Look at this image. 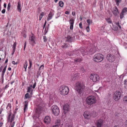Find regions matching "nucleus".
<instances>
[{
    "instance_id": "nucleus-45",
    "label": "nucleus",
    "mask_w": 127,
    "mask_h": 127,
    "mask_svg": "<svg viewBox=\"0 0 127 127\" xmlns=\"http://www.w3.org/2000/svg\"><path fill=\"white\" fill-rule=\"evenodd\" d=\"M11 116L12 115L11 114H9L7 118V120H9L10 119V118H11Z\"/></svg>"
},
{
    "instance_id": "nucleus-28",
    "label": "nucleus",
    "mask_w": 127,
    "mask_h": 127,
    "mask_svg": "<svg viewBox=\"0 0 127 127\" xmlns=\"http://www.w3.org/2000/svg\"><path fill=\"white\" fill-rule=\"evenodd\" d=\"M105 19L108 23L110 24L111 23L112 21L110 18H106Z\"/></svg>"
},
{
    "instance_id": "nucleus-56",
    "label": "nucleus",
    "mask_w": 127,
    "mask_h": 127,
    "mask_svg": "<svg viewBox=\"0 0 127 127\" xmlns=\"http://www.w3.org/2000/svg\"><path fill=\"white\" fill-rule=\"evenodd\" d=\"M35 86H36V83H34V85H33L32 86L33 88V89H34L35 87Z\"/></svg>"
},
{
    "instance_id": "nucleus-55",
    "label": "nucleus",
    "mask_w": 127,
    "mask_h": 127,
    "mask_svg": "<svg viewBox=\"0 0 127 127\" xmlns=\"http://www.w3.org/2000/svg\"><path fill=\"white\" fill-rule=\"evenodd\" d=\"M67 47L66 45H62V47L63 48H66Z\"/></svg>"
},
{
    "instance_id": "nucleus-4",
    "label": "nucleus",
    "mask_w": 127,
    "mask_h": 127,
    "mask_svg": "<svg viewBox=\"0 0 127 127\" xmlns=\"http://www.w3.org/2000/svg\"><path fill=\"white\" fill-rule=\"evenodd\" d=\"M96 101L95 96L93 95L89 96L87 98L86 100L87 103L90 105L95 103Z\"/></svg>"
},
{
    "instance_id": "nucleus-50",
    "label": "nucleus",
    "mask_w": 127,
    "mask_h": 127,
    "mask_svg": "<svg viewBox=\"0 0 127 127\" xmlns=\"http://www.w3.org/2000/svg\"><path fill=\"white\" fill-rule=\"evenodd\" d=\"M5 12V9H3L1 11V12L2 13H4Z\"/></svg>"
},
{
    "instance_id": "nucleus-30",
    "label": "nucleus",
    "mask_w": 127,
    "mask_h": 127,
    "mask_svg": "<svg viewBox=\"0 0 127 127\" xmlns=\"http://www.w3.org/2000/svg\"><path fill=\"white\" fill-rule=\"evenodd\" d=\"M125 87L126 89L127 90V79L125 80L124 81Z\"/></svg>"
},
{
    "instance_id": "nucleus-1",
    "label": "nucleus",
    "mask_w": 127,
    "mask_h": 127,
    "mask_svg": "<svg viewBox=\"0 0 127 127\" xmlns=\"http://www.w3.org/2000/svg\"><path fill=\"white\" fill-rule=\"evenodd\" d=\"M86 51H84L82 49H81L80 50H75L70 53H68L67 54L68 55L70 56L71 58H75L74 59V60L75 63H76L80 62L82 60L81 58H79V57H77L80 56L81 53L82 54L86 55Z\"/></svg>"
},
{
    "instance_id": "nucleus-27",
    "label": "nucleus",
    "mask_w": 127,
    "mask_h": 127,
    "mask_svg": "<svg viewBox=\"0 0 127 127\" xmlns=\"http://www.w3.org/2000/svg\"><path fill=\"white\" fill-rule=\"evenodd\" d=\"M64 3V2L63 1H59V6L62 7L63 6Z\"/></svg>"
},
{
    "instance_id": "nucleus-46",
    "label": "nucleus",
    "mask_w": 127,
    "mask_h": 127,
    "mask_svg": "<svg viewBox=\"0 0 127 127\" xmlns=\"http://www.w3.org/2000/svg\"><path fill=\"white\" fill-rule=\"evenodd\" d=\"M79 26L80 28L82 29V24L81 22L79 24Z\"/></svg>"
},
{
    "instance_id": "nucleus-17",
    "label": "nucleus",
    "mask_w": 127,
    "mask_h": 127,
    "mask_svg": "<svg viewBox=\"0 0 127 127\" xmlns=\"http://www.w3.org/2000/svg\"><path fill=\"white\" fill-rule=\"evenodd\" d=\"M74 22V20L73 18H71L69 20V22L70 25V28L71 30H72L73 29V25Z\"/></svg>"
},
{
    "instance_id": "nucleus-23",
    "label": "nucleus",
    "mask_w": 127,
    "mask_h": 127,
    "mask_svg": "<svg viewBox=\"0 0 127 127\" xmlns=\"http://www.w3.org/2000/svg\"><path fill=\"white\" fill-rule=\"evenodd\" d=\"M72 38L70 36H68L66 38V40L67 41L71 42L72 41Z\"/></svg>"
},
{
    "instance_id": "nucleus-18",
    "label": "nucleus",
    "mask_w": 127,
    "mask_h": 127,
    "mask_svg": "<svg viewBox=\"0 0 127 127\" xmlns=\"http://www.w3.org/2000/svg\"><path fill=\"white\" fill-rule=\"evenodd\" d=\"M28 101L26 100L24 101V111L25 113V111L28 109Z\"/></svg>"
},
{
    "instance_id": "nucleus-61",
    "label": "nucleus",
    "mask_w": 127,
    "mask_h": 127,
    "mask_svg": "<svg viewBox=\"0 0 127 127\" xmlns=\"http://www.w3.org/2000/svg\"><path fill=\"white\" fill-rule=\"evenodd\" d=\"M29 65H30V66H31L32 65V62L30 60H29Z\"/></svg>"
},
{
    "instance_id": "nucleus-53",
    "label": "nucleus",
    "mask_w": 127,
    "mask_h": 127,
    "mask_svg": "<svg viewBox=\"0 0 127 127\" xmlns=\"http://www.w3.org/2000/svg\"><path fill=\"white\" fill-rule=\"evenodd\" d=\"M3 110V109L2 108H1L0 109V114L2 112Z\"/></svg>"
},
{
    "instance_id": "nucleus-41",
    "label": "nucleus",
    "mask_w": 127,
    "mask_h": 127,
    "mask_svg": "<svg viewBox=\"0 0 127 127\" xmlns=\"http://www.w3.org/2000/svg\"><path fill=\"white\" fill-rule=\"evenodd\" d=\"M6 66H5L4 67V68L3 69V70L2 72V73H3V74H4V73L5 72V71H6Z\"/></svg>"
},
{
    "instance_id": "nucleus-49",
    "label": "nucleus",
    "mask_w": 127,
    "mask_h": 127,
    "mask_svg": "<svg viewBox=\"0 0 127 127\" xmlns=\"http://www.w3.org/2000/svg\"><path fill=\"white\" fill-rule=\"evenodd\" d=\"M44 68V65L42 64L40 66V69H43Z\"/></svg>"
},
{
    "instance_id": "nucleus-38",
    "label": "nucleus",
    "mask_w": 127,
    "mask_h": 127,
    "mask_svg": "<svg viewBox=\"0 0 127 127\" xmlns=\"http://www.w3.org/2000/svg\"><path fill=\"white\" fill-rule=\"evenodd\" d=\"M115 24H116L117 26H118L119 28L120 29H121V26L119 24V22H116L115 23Z\"/></svg>"
},
{
    "instance_id": "nucleus-33",
    "label": "nucleus",
    "mask_w": 127,
    "mask_h": 127,
    "mask_svg": "<svg viewBox=\"0 0 127 127\" xmlns=\"http://www.w3.org/2000/svg\"><path fill=\"white\" fill-rule=\"evenodd\" d=\"M71 81H74L76 79V76L74 75V76H72L71 77Z\"/></svg>"
},
{
    "instance_id": "nucleus-22",
    "label": "nucleus",
    "mask_w": 127,
    "mask_h": 127,
    "mask_svg": "<svg viewBox=\"0 0 127 127\" xmlns=\"http://www.w3.org/2000/svg\"><path fill=\"white\" fill-rule=\"evenodd\" d=\"M41 104L42 105V106H40V111L41 110H42L43 111L45 109V105L44 103V102L43 101L41 102Z\"/></svg>"
},
{
    "instance_id": "nucleus-9",
    "label": "nucleus",
    "mask_w": 127,
    "mask_h": 127,
    "mask_svg": "<svg viewBox=\"0 0 127 127\" xmlns=\"http://www.w3.org/2000/svg\"><path fill=\"white\" fill-rule=\"evenodd\" d=\"M121 96V92L119 91H116L113 95V98L116 101L118 100Z\"/></svg>"
},
{
    "instance_id": "nucleus-15",
    "label": "nucleus",
    "mask_w": 127,
    "mask_h": 127,
    "mask_svg": "<svg viewBox=\"0 0 127 127\" xmlns=\"http://www.w3.org/2000/svg\"><path fill=\"white\" fill-rule=\"evenodd\" d=\"M112 12L115 16H117L119 13V12L118 11V9L116 6H115V8H113V10L112 11Z\"/></svg>"
},
{
    "instance_id": "nucleus-60",
    "label": "nucleus",
    "mask_w": 127,
    "mask_h": 127,
    "mask_svg": "<svg viewBox=\"0 0 127 127\" xmlns=\"http://www.w3.org/2000/svg\"><path fill=\"white\" fill-rule=\"evenodd\" d=\"M44 15V13L43 12H42L40 14V16H43Z\"/></svg>"
},
{
    "instance_id": "nucleus-7",
    "label": "nucleus",
    "mask_w": 127,
    "mask_h": 127,
    "mask_svg": "<svg viewBox=\"0 0 127 127\" xmlns=\"http://www.w3.org/2000/svg\"><path fill=\"white\" fill-rule=\"evenodd\" d=\"M93 113L94 114H95V115H91V113H89V112L85 111L84 112L83 114V115L84 116L85 118L86 119H89L91 118L92 116L93 117H94L97 116V113L96 112H94Z\"/></svg>"
},
{
    "instance_id": "nucleus-63",
    "label": "nucleus",
    "mask_w": 127,
    "mask_h": 127,
    "mask_svg": "<svg viewBox=\"0 0 127 127\" xmlns=\"http://www.w3.org/2000/svg\"><path fill=\"white\" fill-rule=\"evenodd\" d=\"M3 6H4V7L6 8V4L5 3H4Z\"/></svg>"
},
{
    "instance_id": "nucleus-58",
    "label": "nucleus",
    "mask_w": 127,
    "mask_h": 127,
    "mask_svg": "<svg viewBox=\"0 0 127 127\" xmlns=\"http://www.w3.org/2000/svg\"><path fill=\"white\" fill-rule=\"evenodd\" d=\"M3 124V123L2 122H0V127H1Z\"/></svg>"
},
{
    "instance_id": "nucleus-47",
    "label": "nucleus",
    "mask_w": 127,
    "mask_h": 127,
    "mask_svg": "<svg viewBox=\"0 0 127 127\" xmlns=\"http://www.w3.org/2000/svg\"><path fill=\"white\" fill-rule=\"evenodd\" d=\"M15 49H13L12 51V53L11 54L12 55H13V54H14V52H15Z\"/></svg>"
},
{
    "instance_id": "nucleus-16",
    "label": "nucleus",
    "mask_w": 127,
    "mask_h": 127,
    "mask_svg": "<svg viewBox=\"0 0 127 127\" xmlns=\"http://www.w3.org/2000/svg\"><path fill=\"white\" fill-rule=\"evenodd\" d=\"M51 121V119L50 117L48 116H46L44 120V123L46 124H47L50 123Z\"/></svg>"
},
{
    "instance_id": "nucleus-40",
    "label": "nucleus",
    "mask_w": 127,
    "mask_h": 127,
    "mask_svg": "<svg viewBox=\"0 0 127 127\" xmlns=\"http://www.w3.org/2000/svg\"><path fill=\"white\" fill-rule=\"evenodd\" d=\"M16 42H15L14 43L13 45L12 48L13 49H16Z\"/></svg>"
},
{
    "instance_id": "nucleus-34",
    "label": "nucleus",
    "mask_w": 127,
    "mask_h": 127,
    "mask_svg": "<svg viewBox=\"0 0 127 127\" xmlns=\"http://www.w3.org/2000/svg\"><path fill=\"white\" fill-rule=\"evenodd\" d=\"M87 22L88 23V26H89L90 24L92 23V21L90 20V19L87 20Z\"/></svg>"
},
{
    "instance_id": "nucleus-14",
    "label": "nucleus",
    "mask_w": 127,
    "mask_h": 127,
    "mask_svg": "<svg viewBox=\"0 0 127 127\" xmlns=\"http://www.w3.org/2000/svg\"><path fill=\"white\" fill-rule=\"evenodd\" d=\"M114 57L111 54H108L107 55V59L110 62H112L114 60Z\"/></svg>"
},
{
    "instance_id": "nucleus-8",
    "label": "nucleus",
    "mask_w": 127,
    "mask_h": 127,
    "mask_svg": "<svg viewBox=\"0 0 127 127\" xmlns=\"http://www.w3.org/2000/svg\"><path fill=\"white\" fill-rule=\"evenodd\" d=\"M52 111L53 114L55 115H58L60 111L59 108L56 105H54L51 107Z\"/></svg>"
},
{
    "instance_id": "nucleus-20",
    "label": "nucleus",
    "mask_w": 127,
    "mask_h": 127,
    "mask_svg": "<svg viewBox=\"0 0 127 127\" xmlns=\"http://www.w3.org/2000/svg\"><path fill=\"white\" fill-rule=\"evenodd\" d=\"M15 114H13L12 115L11 118H10V119L9 120H7L8 122L10 121V123H12V122L14 121L15 118Z\"/></svg>"
},
{
    "instance_id": "nucleus-54",
    "label": "nucleus",
    "mask_w": 127,
    "mask_h": 127,
    "mask_svg": "<svg viewBox=\"0 0 127 127\" xmlns=\"http://www.w3.org/2000/svg\"><path fill=\"white\" fill-rule=\"evenodd\" d=\"M12 64H17V62L16 63L15 61H13L12 62Z\"/></svg>"
},
{
    "instance_id": "nucleus-39",
    "label": "nucleus",
    "mask_w": 127,
    "mask_h": 127,
    "mask_svg": "<svg viewBox=\"0 0 127 127\" xmlns=\"http://www.w3.org/2000/svg\"><path fill=\"white\" fill-rule=\"evenodd\" d=\"M124 13L121 12V14L120 16V18L121 19H122L124 17Z\"/></svg>"
},
{
    "instance_id": "nucleus-6",
    "label": "nucleus",
    "mask_w": 127,
    "mask_h": 127,
    "mask_svg": "<svg viewBox=\"0 0 127 127\" xmlns=\"http://www.w3.org/2000/svg\"><path fill=\"white\" fill-rule=\"evenodd\" d=\"M40 106L39 105L37 106L35 110V113L34 115V117L37 123L40 121L39 116H40Z\"/></svg>"
},
{
    "instance_id": "nucleus-25",
    "label": "nucleus",
    "mask_w": 127,
    "mask_h": 127,
    "mask_svg": "<svg viewBox=\"0 0 127 127\" xmlns=\"http://www.w3.org/2000/svg\"><path fill=\"white\" fill-rule=\"evenodd\" d=\"M32 85H31L30 86V87H29L28 88L27 92L29 93H31V94L32 92Z\"/></svg>"
},
{
    "instance_id": "nucleus-48",
    "label": "nucleus",
    "mask_w": 127,
    "mask_h": 127,
    "mask_svg": "<svg viewBox=\"0 0 127 127\" xmlns=\"http://www.w3.org/2000/svg\"><path fill=\"white\" fill-rule=\"evenodd\" d=\"M125 127H127V120L125 122Z\"/></svg>"
},
{
    "instance_id": "nucleus-42",
    "label": "nucleus",
    "mask_w": 127,
    "mask_h": 127,
    "mask_svg": "<svg viewBox=\"0 0 127 127\" xmlns=\"http://www.w3.org/2000/svg\"><path fill=\"white\" fill-rule=\"evenodd\" d=\"M86 30L88 32H89L90 31V29H89V26H88L86 28Z\"/></svg>"
},
{
    "instance_id": "nucleus-2",
    "label": "nucleus",
    "mask_w": 127,
    "mask_h": 127,
    "mask_svg": "<svg viewBox=\"0 0 127 127\" xmlns=\"http://www.w3.org/2000/svg\"><path fill=\"white\" fill-rule=\"evenodd\" d=\"M85 87L83 83L78 82L76 83L75 89L78 93L81 95L83 94Z\"/></svg>"
},
{
    "instance_id": "nucleus-19",
    "label": "nucleus",
    "mask_w": 127,
    "mask_h": 127,
    "mask_svg": "<svg viewBox=\"0 0 127 127\" xmlns=\"http://www.w3.org/2000/svg\"><path fill=\"white\" fill-rule=\"evenodd\" d=\"M54 15V13L51 12H50L49 14L48 17L47 18V20L48 21H49L50 19H51L53 15Z\"/></svg>"
},
{
    "instance_id": "nucleus-62",
    "label": "nucleus",
    "mask_w": 127,
    "mask_h": 127,
    "mask_svg": "<svg viewBox=\"0 0 127 127\" xmlns=\"http://www.w3.org/2000/svg\"><path fill=\"white\" fill-rule=\"evenodd\" d=\"M10 6H11V5H10V2H9L8 4L7 7H10Z\"/></svg>"
},
{
    "instance_id": "nucleus-59",
    "label": "nucleus",
    "mask_w": 127,
    "mask_h": 127,
    "mask_svg": "<svg viewBox=\"0 0 127 127\" xmlns=\"http://www.w3.org/2000/svg\"><path fill=\"white\" fill-rule=\"evenodd\" d=\"M65 127H72V126L71 125H67Z\"/></svg>"
},
{
    "instance_id": "nucleus-57",
    "label": "nucleus",
    "mask_w": 127,
    "mask_h": 127,
    "mask_svg": "<svg viewBox=\"0 0 127 127\" xmlns=\"http://www.w3.org/2000/svg\"><path fill=\"white\" fill-rule=\"evenodd\" d=\"M4 74L1 73V78H4L3 76Z\"/></svg>"
},
{
    "instance_id": "nucleus-12",
    "label": "nucleus",
    "mask_w": 127,
    "mask_h": 127,
    "mask_svg": "<svg viewBox=\"0 0 127 127\" xmlns=\"http://www.w3.org/2000/svg\"><path fill=\"white\" fill-rule=\"evenodd\" d=\"M103 123V120L102 119H100L97 120L96 124L97 127H101Z\"/></svg>"
},
{
    "instance_id": "nucleus-3",
    "label": "nucleus",
    "mask_w": 127,
    "mask_h": 127,
    "mask_svg": "<svg viewBox=\"0 0 127 127\" xmlns=\"http://www.w3.org/2000/svg\"><path fill=\"white\" fill-rule=\"evenodd\" d=\"M60 93L63 95H65L68 93L69 89L68 87L65 86H62L60 87L59 89Z\"/></svg>"
},
{
    "instance_id": "nucleus-13",
    "label": "nucleus",
    "mask_w": 127,
    "mask_h": 127,
    "mask_svg": "<svg viewBox=\"0 0 127 127\" xmlns=\"http://www.w3.org/2000/svg\"><path fill=\"white\" fill-rule=\"evenodd\" d=\"M64 112L65 114L69 110V106L67 104H65L63 108Z\"/></svg>"
},
{
    "instance_id": "nucleus-37",
    "label": "nucleus",
    "mask_w": 127,
    "mask_h": 127,
    "mask_svg": "<svg viewBox=\"0 0 127 127\" xmlns=\"http://www.w3.org/2000/svg\"><path fill=\"white\" fill-rule=\"evenodd\" d=\"M25 98L27 99L30 97V95L29 93H27L25 95Z\"/></svg>"
},
{
    "instance_id": "nucleus-10",
    "label": "nucleus",
    "mask_w": 127,
    "mask_h": 127,
    "mask_svg": "<svg viewBox=\"0 0 127 127\" xmlns=\"http://www.w3.org/2000/svg\"><path fill=\"white\" fill-rule=\"evenodd\" d=\"M90 78L94 82L98 81L99 79V76L96 74H92L90 77Z\"/></svg>"
},
{
    "instance_id": "nucleus-26",
    "label": "nucleus",
    "mask_w": 127,
    "mask_h": 127,
    "mask_svg": "<svg viewBox=\"0 0 127 127\" xmlns=\"http://www.w3.org/2000/svg\"><path fill=\"white\" fill-rule=\"evenodd\" d=\"M28 65V63L27 61H26L25 63L24 64V67L25 68V71H26V69L27 66Z\"/></svg>"
},
{
    "instance_id": "nucleus-35",
    "label": "nucleus",
    "mask_w": 127,
    "mask_h": 127,
    "mask_svg": "<svg viewBox=\"0 0 127 127\" xmlns=\"http://www.w3.org/2000/svg\"><path fill=\"white\" fill-rule=\"evenodd\" d=\"M39 7H38V9L37 10V15H38V16L39 17V19L40 20V15H39Z\"/></svg>"
},
{
    "instance_id": "nucleus-51",
    "label": "nucleus",
    "mask_w": 127,
    "mask_h": 127,
    "mask_svg": "<svg viewBox=\"0 0 127 127\" xmlns=\"http://www.w3.org/2000/svg\"><path fill=\"white\" fill-rule=\"evenodd\" d=\"M18 109V108L17 107H16L15 109V111L14 112V113L15 114L16 113V112L17 110Z\"/></svg>"
},
{
    "instance_id": "nucleus-36",
    "label": "nucleus",
    "mask_w": 127,
    "mask_h": 127,
    "mask_svg": "<svg viewBox=\"0 0 127 127\" xmlns=\"http://www.w3.org/2000/svg\"><path fill=\"white\" fill-rule=\"evenodd\" d=\"M115 1L116 3V4L117 6L119 5V3H120L121 1V0H115Z\"/></svg>"
},
{
    "instance_id": "nucleus-5",
    "label": "nucleus",
    "mask_w": 127,
    "mask_h": 127,
    "mask_svg": "<svg viewBox=\"0 0 127 127\" xmlns=\"http://www.w3.org/2000/svg\"><path fill=\"white\" fill-rule=\"evenodd\" d=\"M103 59V56L102 54H98L93 57V60L96 62H99L102 61Z\"/></svg>"
},
{
    "instance_id": "nucleus-31",
    "label": "nucleus",
    "mask_w": 127,
    "mask_h": 127,
    "mask_svg": "<svg viewBox=\"0 0 127 127\" xmlns=\"http://www.w3.org/2000/svg\"><path fill=\"white\" fill-rule=\"evenodd\" d=\"M123 101L124 102H127V95L124 97Z\"/></svg>"
},
{
    "instance_id": "nucleus-21",
    "label": "nucleus",
    "mask_w": 127,
    "mask_h": 127,
    "mask_svg": "<svg viewBox=\"0 0 127 127\" xmlns=\"http://www.w3.org/2000/svg\"><path fill=\"white\" fill-rule=\"evenodd\" d=\"M17 4L18 5L17 6V9L18 11L20 12H21V4L20 3V2L19 1L18 2Z\"/></svg>"
},
{
    "instance_id": "nucleus-11",
    "label": "nucleus",
    "mask_w": 127,
    "mask_h": 127,
    "mask_svg": "<svg viewBox=\"0 0 127 127\" xmlns=\"http://www.w3.org/2000/svg\"><path fill=\"white\" fill-rule=\"evenodd\" d=\"M29 41L30 43L32 45H34L35 44L34 36L32 34L29 37Z\"/></svg>"
},
{
    "instance_id": "nucleus-29",
    "label": "nucleus",
    "mask_w": 127,
    "mask_h": 127,
    "mask_svg": "<svg viewBox=\"0 0 127 127\" xmlns=\"http://www.w3.org/2000/svg\"><path fill=\"white\" fill-rule=\"evenodd\" d=\"M15 123V122H13L10 123L9 127H13L14 126Z\"/></svg>"
},
{
    "instance_id": "nucleus-32",
    "label": "nucleus",
    "mask_w": 127,
    "mask_h": 127,
    "mask_svg": "<svg viewBox=\"0 0 127 127\" xmlns=\"http://www.w3.org/2000/svg\"><path fill=\"white\" fill-rule=\"evenodd\" d=\"M127 11V8L125 7L123 9L122 11L121 12L124 13H126Z\"/></svg>"
},
{
    "instance_id": "nucleus-24",
    "label": "nucleus",
    "mask_w": 127,
    "mask_h": 127,
    "mask_svg": "<svg viewBox=\"0 0 127 127\" xmlns=\"http://www.w3.org/2000/svg\"><path fill=\"white\" fill-rule=\"evenodd\" d=\"M55 124H56V125H57L58 126H59L61 124L60 120L59 119H57L55 122Z\"/></svg>"
},
{
    "instance_id": "nucleus-52",
    "label": "nucleus",
    "mask_w": 127,
    "mask_h": 127,
    "mask_svg": "<svg viewBox=\"0 0 127 127\" xmlns=\"http://www.w3.org/2000/svg\"><path fill=\"white\" fill-rule=\"evenodd\" d=\"M65 13L66 14H69L70 13V12L69 11H65Z\"/></svg>"
},
{
    "instance_id": "nucleus-43",
    "label": "nucleus",
    "mask_w": 127,
    "mask_h": 127,
    "mask_svg": "<svg viewBox=\"0 0 127 127\" xmlns=\"http://www.w3.org/2000/svg\"><path fill=\"white\" fill-rule=\"evenodd\" d=\"M43 39L44 40V41L46 42L47 41V38L45 36H43Z\"/></svg>"
},
{
    "instance_id": "nucleus-64",
    "label": "nucleus",
    "mask_w": 127,
    "mask_h": 127,
    "mask_svg": "<svg viewBox=\"0 0 127 127\" xmlns=\"http://www.w3.org/2000/svg\"><path fill=\"white\" fill-rule=\"evenodd\" d=\"M75 14V12H72V15L74 16V15Z\"/></svg>"
},
{
    "instance_id": "nucleus-44",
    "label": "nucleus",
    "mask_w": 127,
    "mask_h": 127,
    "mask_svg": "<svg viewBox=\"0 0 127 127\" xmlns=\"http://www.w3.org/2000/svg\"><path fill=\"white\" fill-rule=\"evenodd\" d=\"M11 103H9L7 105V108L9 107V108H11Z\"/></svg>"
}]
</instances>
